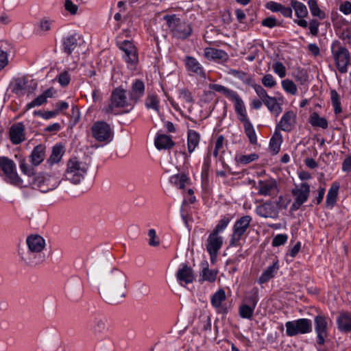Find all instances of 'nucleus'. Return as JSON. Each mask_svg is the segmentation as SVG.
Instances as JSON below:
<instances>
[{"mask_svg": "<svg viewBox=\"0 0 351 351\" xmlns=\"http://www.w3.org/2000/svg\"><path fill=\"white\" fill-rule=\"evenodd\" d=\"M134 106L127 90L121 86L112 90L110 103L105 105L101 111L107 115H120L130 112Z\"/></svg>", "mask_w": 351, "mask_h": 351, "instance_id": "obj_1", "label": "nucleus"}, {"mask_svg": "<svg viewBox=\"0 0 351 351\" xmlns=\"http://www.w3.org/2000/svg\"><path fill=\"white\" fill-rule=\"evenodd\" d=\"M111 292L106 296L109 304H116L119 302L117 298H123L125 296L126 276L118 269H113L110 276Z\"/></svg>", "mask_w": 351, "mask_h": 351, "instance_id": "obj_2", "label": "nucleus"}, {"mask_svg": "<svg viewBox=\"0 0 351 351\" xmlns=\"http://www.w3.org/2000/svg\"><path fill=\"white\" fill-rule=\"evenodd\" d=\"M163 19L166 21L173 37L185 40L192 34L193 29L191 25L182 21L176 14L165 15Z\"/></svg>", "mask_w": 351, "mask_h": 351, "instance_id": "obj_3", "label": "nucleus"}, {"mask_svg": "<svg viewBox=\"0 0 351 351\" xmlns=\"http://www.w3.org/2000/svg\"><path fill=\"white\" fill-rule=\"evenodd\" d=\"M88 171L86 163L79 161L76 158H71L66 165L64 174V180L73 184H78L84 179Z\"/></svg>", "mask_w": 351, "mask_h": 351, "instance_id": "obj_4", "label": "nucleus"}, {"mask_svg": "<svg viewBox=\"0 0 351 351\" xmlns=\"http://www.w3.org/2000/svg\"><path fill=\"white\" fill-rule=\"evenodd\" d=\"M331 53L336 67L341 73H346L348 66L351 65V56L348 49L339 41L331 45Z\"/></svg>", "mask_w": 351, "mask_h": 351, "instance_id": "obj_5", "label": "nucleus"}, {"mask_svg": "<svg viewBox=\"0 0 351 351\" xmlns=\"http://www.w3.org/2000/svg\"><path fill=\"white\" fill-rule=\"evenodd\" d=\"M252 218L250 215H245L237 219L232 226V233L229 241L230 247L241 245V239L250 226Z\"/></svg>", "mask_w": 351, "mask_h": 351, "instance_id": "obj_6", "label": "nucleus"}, {"mask_svg": "<svg viewBox=\"0 0 351 351\" xmlns=\"http://www.w3.org/2000/svg\"><path fill=\"white\" fill-rule=\"evenodd\" d=\"M293 202L291 206V210L296 211L308 200L311 193V186L307 182L295 184L291 191Z\"/></svg>", "mask_w": 351, "mask_h": 351, "instance_id": "obj_7", "label": "nucleus"}, {"mask_svg": "<svg viewBox=\"0 0 351 351\" xmlns=\"http://www.w3.org/2000/svg\"><path fill=\"white\" fill-rule=\"evenodd\" d=\"M119 49L123 52L122 58L128 68L134 69L138 62V50L130 40H125L117 43Z\"/></svg>", "mask_w": 351, "mask_h": 351, "instance_id": "obj_8", "label": "nucleus"}, {"mask_svg": "<svg viewBox=\"0 0 351 351\" xmlns=\"http://www.w3.org/2000/svg\"><path fill=\"white\" fill-rule=\"evenodd\" d=\"M0 170L6 177V181L15 186H21L23 184L22 179L16 172V166L14 162L8 157H0Z\"/></svg>", "mask_w": 351, "mask_h": 351, "instance_id": "obj_9", "label": "nucleus"}, {"mask_svg": "<svg viewBox=\"0 0 351 351\" xmlns=\"http://www.w3.org/2000/svg\"><path fill=\"white\" fill-rule=\"evenodd\" d=\"M286 335L288 337H294L298 335H304L312 331V322L311 319L300 318L296 320L288 321L285 323Z\"/></svg>", "mask_w": 351, "mask_h": 351, "instance_id": "obj_10", "label": "nucleus"}, {"mask_svg": "<svg viewBox=\"0 0 351 351\" xmlns=\"http://www.w3.org/2000/svg\"><path fill=\"white\" fill-rule=\"evenodd\" d=\"M235 112L238 119L243 124L244 131L250 143L252 145H256L258 143L257 136L254 128L247 116L245 106L244 105L243 107L239 108Z\"/></svg>", "mask_w": 351, "mask_h": 351, "instance_id": "obj_11", "label": "nucleus"}, {"mask_svg": "<svg viewBox=\"0 0 351 351\" xmlns=\"http://www.w3.org/2000/svg\"><path fill=\"white\" fill-rule=\"evenodd\" d=\"M280 205L278 202L266 201L256 207V213L263 218L277 219L279 217Z\"/></svg>", "mask_w": 351, "mask_h": 351, "instance_id": "obj_12", "label": "nucleus"}, {"mask_svg": "<svg viewBox=\"0 0 351 351\" xmlns=\"http://www.w3.org/2000/svg\"><path fill=\"white\" fill-rule=\"evenodd\" d=\"M209 87L211 90L221 93L226 96L230 101L233 102L234 110H237L239 108L243 107L245 105L242 98L238 94L237 92L230 89L221 84H210Z\"/></svg>", "mask_w": 351, "mask_h": 351, "instance_id": "obj_13", "label": "nucleus"}, {"mask_svg": "<svg viewBox=\"0 0 351 351\" xmlns=\"http://www.w3.org/2000/svg\"><path fill=\"white\" fill-rule=\"evenodd\" d=\"M93 137L99 142H110L112 138V131L109 124L105 121H97L92 127Z\"/></svg>", "mask_w": 351, "mask_h": 351, "instance_id": "obj_14", "label": "nucleus"}, {"mask_svg": "<svg viewBox=\"0 0 351 351\" xmlns=\"http://www.w3.org/2000/svg\"><path fill=\"white\" fill-rule=\"evenodd\" d=\"M315 331L317 335V343L323 345L328 336L327 318L323 315H317L314 318Z\"/></svg>", "mask_w": 351, "mask_h": 351, "instance_id": "obj_15", "label": "nucleus"}, {"mask_svg": "<svg viewBox=\"0 0 351 351\" xmlns=\"http://www.w3.org/2000/svg\"><path fill=\"white\" fill-rule=\"evenodd\" d=\"M81 38V36L75 32L64 36L62 39L63 52L71 55L80 45Z\"/></svg>", "mask_w": 351, "mask_h": 351, "instance_id": "obj_16", "label": "nucleus"}, {"mask_svg": "<svg viewBox=\"0 0 351 351\" xmlns=\"http://www.w3.org/2000/svg\"><path fill=\"white\" fill-rule=\"evenodd\" d=\"M254 187L258 191V194L263 196H271L277 190V183L274 179L259 180Z\"/></svg>", "mask_w": 351, "mask_h": 351, "instance_id": "obj_17", "label": "nucleus"}, {"mask_svg": "<svg viewBox=\"0 0 351 351\" xmlns=\"http://www.w3.org/2000/svg\"><path fill=\"white\" fill-rule=\"evenodd\" d=\"M295 119L296 115L292 110L287 111L282 116L275 129L289 132L295 126Z\"/></svg>", "mask_w": 351, "mask_h": 351, "instance_id": "obj_18", "label": "nucleus"}, {"mask_svg": "<svg viewBox=\"0 0 351 351\" xmlns=\"http://www.w3.org/2000/svg\"><path fill=\"white\" fill-rule=\"evenodd\" d=\"M10 139L12 144L18 145L25 138V126L22 122L13 124L10 128Z\"/></svg>", "mask_w": 351, "mask_h": 351, "instance_id": "obj_19", "label": "nucleus"}, {"mask_svg": "<svg viewBox=\"0 0 351 351\" xmlns=\"http://www.w3.org/2000/svg\"><path fill=\"white\" fill-rule=\"evenodd\" d=\"M145 93V84L141 80L136 79L131 85L130 91L128 95L135 106L138 101L143 97Z\"/></svg>", "mask_w": 351, "mask_h": 351, "instance_id": "obj_20", "label": "nucleus"}, {"mask_svg": "<svg viewBox=\"0 0 351 351\" xmlns=\"http://www.w3.org/2000/svg\"><path fill=\"white\" fill-rule=\"evenodd\" d=\"M19 254L21 260L27 265L34 266L43 263L45 261V255L38 254L28 250L27 252L19 250Z\"/></svg>", "mask_w": 351, "mask_h": 351, "instance_id": "obj_21", "label": "nucleus"}, {"mask_svg": "<svg viewBox=\"0 0 351 351\" xmlns=\"http://www.w3.org/2000/svg\"><path fill=\"white\" fill-rule=\"evenodd\" d=\"M223 245V237L219 234L212 232L208 237L206 244L208 254L218 253Z\"/></svg>", "mask_w": 351, "mask_h": 351, "instance_id": "obj_22", "label": "nucleus"}, {"mask_svg": "<svg viewBox=\"0 0 351 351\" xmlns=\"http://www.w3.org/2000/svg\"><path fill=\"white\" fill-rule=\"evenodd\" d=\"M178 280L185 284H190L194 280L193 269L186 263L180 264L176 273Z\"/></svg>", "mask_w": 351, "mask_h": 351, "instance_id": "obj_23", "label": "nucleus"}, {"mask_svg": "<svg viewBox=\"0 0 351 351\" xmlns=\"http://www.w3.org/2000/svg\"><path fill=\"white\" fill-rule=\"evenodd\" d=\"M28 249L33 252L42 254L41 252L45 246V239L40 235H30L27 238Z\"/></svg>", "mask_w": 351, "mask_h": 351, "instance_id": "obj_24", "label": "nucleus"}, {"mask_svg": "<svg viewBox=\"0 0 351 351\" xmlns=\"http://www.w3.org/2000/svg\"><path fill=\"white\" fill-rule=\"evenodd\" d=\"M184 64L188 71L197 74L199 76L205 75L203 66L195 58L189 56H186L184 59Z\"/></svg>", "mask_w": 351, "mask_h": 351, "instance_id": "obj_25", "label": "nucleus"}, {"mask_svg": "<svg viewBox=\"0 0 351 351\" xmlns=\"http://www.w3.org/2000/svg\"><path fill=\"white\" fill-rule=\"evenodd\" d=\"M226 292L223 289H219L210 298L211 305L219 312H227L226 308L222 306V303L226 300Z\"/></svg>", "mask_w": 351, "mask_h": 351, "instance_id": "obj_26", "label": "nucleus"}, {"mask_svg": "<svg viewBox=\"0 0 351 351\" xmlns=\"http://www.w3.org/2000/svg\"><path fill=\"white\" fill-rule=\"evenodd\" d=\"M46 147L43 144L36 145L29 155V161L34 166L39 165L45 158Z\"/></svg>", "mask_w": 351, "mask_h": 351, "instance_id": "obj_27", "label": "nucleus"}, {"mask_svg": "<svg viewBox=\"0 0 351 351\" xmlns=\"http://www.w3.org/2000/svg\"><path fill=\"white\" fill-rule=\"evenodd\" d=\"M280 269L279 261L276 259L272 265L268 266L261 274L258 279L259 284H264L274 277L275 274Z\"/></svg>", "mask_w": 351, "mask_h": 351, "instance_id": "obj_28", "label": "nucleus"}, {"mask_svg": "<svg viewBox=\"0 0 351 351\" xmlns=\"http://www.w3.org/2000/svg\"><path fill=\"white\" fill-rule=\"evenodd\" d=\"M217 271L214 269H209L208 263L204 261L201 264V271L199 272V282L207 281L209 282H214L216 280Z\"/></svg>", "mask_w": 351, "mask_h": 351, "instance_id": "obj_29", "label": "nucleus"}, {"mask_svg": "<svg viewBox=\"0 0 351 351\" xmlns=\"http://www.w3.org/2000/svg\"><path fill=\"white\" fill-rule=\"evenodd\" d=\"M54 93V90L52 88L45 90L42 94L39 95L31 102L28 103L25 106L26 110H29L32 108L40 106L47 103V99L52 97Z\"/></svg>", "mask_w": 351, "mask_h": 351, "instance_id": "obj_30", "label": "nucleus"}, {"mask_svg": "<svg viewBox=\"0 0 351 351\" xmlns=\"http://www.w3.org/2000/svg\"><path fill=\"white\" fill-rule=\"evenodd\" d=\"M204 57L210 60L222 61H227L229 58L228 53L225 51L213 47H206L204 49Z\"/></svg>", "mask_w": 351, "mask_h": 351, "instance_id": "obj_31", "label": "nucleus"}, {"mask_svg": "<svg viewBox=\"0 0 351 351\" xmlns=\"http://www.w3.org/2000/svg\"><path fill=\"white\" fill-rule=\"evenodd\" d=\"M45 176V186L43 189V193H47L56 189L61 182L60 173H54L53 175L43 174Z\"/></svg>", "mask_w": 351, "mask_h": 351, "instance_id": "obj_32", "label": "nucleus"}, {"mask_svg": "<svg viewBox=\"0 0 351 351\" xmlns=\"http://www.w3.org/2000/svg\"><path fill=\"white\" fill-rule=\"evenodd\" d=\"M156 147L160 149H169L175 145V143L170 136L165 134H157L154 141Z\"/></svg>", "mask_w": 351, "mask_h": 351, "instance_id": "obj_33", "label": "nucleus"}, {"mask_svg": "<svg viewBox=\"0 0 351 351\" xmlns=\"http://www.w3.org/2000/svg\"><path fill=\"white\" fill-rule=\"evenodd\" d=\"M201 136L199 132L194 130L187 131V150L189 156L199 146Z\"/></svg>", "mask_w": 351, "mask_h": 351, "instance_id": "obj_34", "label": "nucleus"}, {"mask_svg": "<svg viewBox=\"0 0 351 351\" xmlns=\"http://www.w3.org/2000/svg\"><path fill=\"white\" fill-rule=\"evenodd\" d=\"M337 328L342 332H351V313H342L337 318Z\"/></svg>", "mask_w": 351, "mask_h": 351, "instance_id": "obj_35", "label": "nucleus"}, {"mask_svg": "<svg viewBox=\"0 0 351 351\" xmlns=\"http://www.w3.org/2000/svg\"><path fill=\"white\" fill-rule=\"evenodd\" d=\"M339 188V183L335 182L332 184L330 188L328 189L326 199V206L327 208H332L334 207L337 202Z\"/></svg>", "mask_w": 351, "mask_h": 351, "instance_id": "obj_36", "label": "nucleus"}, {"mask_svg": "<svg viewBox=\"0 0 351 351\" xmlns=\"http://www.w3.org/2000/svg\"><path fill=\"white\" fill-rule=\"evenodd\" d=\"M259 301L258 289L256 287H252L250 290L245 292L243 302L244 304H250L256 307Z\"/></svg>", "mask_w": 351, "mask_h": 351, "instance_id": "obj_37", "label": "nucleus"}, {"mask_svg": "<svg viewBox=\"0 0 351 351\" xmlns=\"http://www.w3.org/2000/svg\"><path fill=\"white\" fill-rule=\"evenodd\" d=\"M170 182L180 189H184L187 184L190 182V178L184 173L173 175L169 178Z\"/></svg>", "mask_w": 351, "mask_h": 351, "instance_id": "obj_38", "label": "nucleus"}, {"mask_svg": "<svg viewBox=\"0 0 351 351\" xmlns=\"http://www.w3.org/2000/svg\"><path fill=\"white\" fill-rule=\"evenodd\" d=\"M282 141V135L280 132L275 129L274 133L269 141V147L274 154L279 152Z\"/></svg>", "mask_w": 351, "mask_h": 351, "instance_id": "obj_39", "label": "nucleus"}, {"mask_svg": "<svg viewBox=\"0 0 351 351\" xmlns=\"http://www.w3.org/2000/svg\"><path fill=\"white\" fill-rule=\"evenodd\" d=\"M308 122L313 127H318L324 130L327 129L328 127L327 119L320 117L319 114L315 112L310 115Z\"/></svg>", "mask_w": 351, "mask_h": 351, "instance_id": "obj_40", "label": "nucleus"}, {"mask_svg": "<svg viewBox=\"0 0 351 351\" xmlns=\"http://www.w3.org/2000/svg\"><path fill=\"white\" fill-rule=\"evenodd\" d=\"M290 4L298 19L305 18L307 16L308 13V10L303 3L296 0H291Z\"/></svg>", "mask_w": 351, "mask_h": 351, "instance_id": "obj_41", "label": "nucleus"}, {"mask_svg": "<svg viewBox=\"0 0 351 351\" xmlns=\"http://www.w3.org/2000/svg\"><path fill=\"white\" fill-rule=\"evenodd\" d=\"M160 100L156 93H149L145 99V105L147 109H152L160 114Z\"/></svg>", "mask_w": 351, "mask_h": 351, "instance_id": "obj_42", "label": "nucleus"}, {"mask_svg": "<svg viewBox=\"0 0 351 351\" xmlns=\"http://www.w3.org/2000/svg\"><path fill=\"white\" fill-rule=\"evenodd\" d=\"M229 73L233 77L240 80L243 84L246 85L250 86L254 82L252 76L243 71L230 69Z\"/></svg>", "mask_w": 351, "mask_h": 351, "instance_id": "obj_43", "label": "nucleus"}, {"mask_svg": "<svg viewBox=\"0 0 351 351\" xmlns=\"http://www.w3.org/2000/svg\"><path fill=\"white\" fill-rule=\"evenodd\" d=\"M27 89V81L23 77L18 78L15 80L13 86V93L17 95H24Z\"/></svg>", "mask_w": 351, "mask_h": 351, "instance_id": "obj_44", "label": "nucleus"}, {"mask_svg": "<svg viewBox=\"0 0 351 351\" xmlns=\"http://www.w3.org/2000/svg\"><path fill=\"white\" fill-rule=\"evenodd\" d=\"M64 153L63 147L61 145H56L52 148V152L47 160L50 165L58 163L61 160Z\"/></svg>", "mask_w": 351, "mask_h": 351, "instance_id": "obj_45", "label": "nucleus"}, {"mask_svg": "<svg viewBox=\"0 0 351 351\" xmlns=\"http://www.w3.org/2000/svg\"><path fill=\"white\" fill-rule=\"evenodd\" d=\"M232 219V215L230 214L221 216L220 220L218 221V223L217 224L213 232L217 234L223 232Z\"/></svg>", "mask_w": 351, "mask_h": 351, "instance_id": "obj_46", "label": "nucleus"}, {"mask_svg": "<svg viewBox=\"0 0 351 351\" xmlns=\"http://www.w3.org/2000/svg\"><path fill=\"white\" fill-rule=\"evenodd\" d=\"M256 307L246 304H241L239 308V316L243 319H251Z\"/></svg>", "mask_w": 351, "mask_h": 351, "instance_id": "obj_47", "label": "nucleus"}, {"mask_svg": "<svg viewBox=\"0 0 351 351\" xmlns=\"http://www.w3.org/2000/svg\"><path fill=\"white\" fill-rule=\"evenodd\" d=\"M307 3L313 16H317L321 20L326 18V14L319 8L317 0H308Z\"/></svg>", "mask_w": 351, "mask_h": 351, "instance_id": "obj_48", "label": "nucleus"}, {"mask_svg": "<svg viewBox=\"0 0 351 351\" xmlns=\"http://www.w3.org/2000/svg\"><path fill=\"white\" fill-rule=\"evenodd\" d=\"M263 103L271 112L276 114V115H278L280 113L281 108L275 97L269 96V98L264 100Z\"/></svg>", "mask_w": 351, "mask_h": 351, "instance_id": "obj_49", "label": "nucleus"}, {"mask_svg": "<svg viewBox=\"0 0 351 351\" xmlns=\"http://www.w3.org/2000/svg\"><path fill=\"white\" fill-rule=\"evenodd\" d=\"M45 176L43 174L34 175L29 180V182L33 189H37L43 192V189L45 187Z\"/></svg>", "mask_w": 351, "mask_h": 351, "instance_id": "obj_50", "label": "nucleus"}, {"mask_svg": "<svg viewBox=\"0 0 351 351\" xmlns=\"http://www.w3.org/2000/svg\"><path fill=\"white\" fill-rule=\"evenodd\" d=\"M330 99L335 113L336 114H340L342 112L340 96L335 90H330Z\"/></svg>", "mask_w": 351, "mask_h": 351, "instance_id": "obj_51", "label": "nucleus"}, {"mask_svg": "<svg viewBox=\"0 0 351 351\" xmlns=\"http://www.w3.org/2000/svg\"><path fill=\"white\" fill-rule=\"evenodd\" d=\"M106 322V321L105 319H95V326L93 328V332L97 337H101V335L102 334H104L107 331Z\"/></svg>", "mask_w": 351, "mask_h": 351, "instance_id": "obj_52", "label": "nucleus"}, {"mask_svg": "<svg viewBox=\"0 0 351 351\" xmlns=\"http://www.w3.org/2000/svg\"><path fill=\"white\" fill-rule=\"evenodd\" d=\"M258 159V155L253 153L248 155H239L237 156L235 160L237 162L241 165H247L253 161Z\"/></svg>", "mask_w": 351, "mask_h": 351, "instance_id": "obj_53", "label": "nucleus"}, {"mask_svg": "<svg viewBox=\"0 0 351 351\" xmlns=\"http://www.w3.org/2000/svg\"><path fill=\"white\" fill-rule=\"evenodd\" d=\"M282 87L285 92L291 95H295L297 94L298 88L295 84L289 79H286L281 82Z\"/></svg>", "mask_w": 351, "mask_h": 351, "instance_id": "obj_54", "label": "nucleus"}, {"mask_svg": "<svg viewBox=\"0 0 351 351\" xmlns=\"http://www.w3.org/2000/svg\"><path fill=\"white\" fill-rule=\"evenodd\" d=\"M53 21L48 18H43L38 23L36 30L37 32H48L51 29Z\"/></svg>", "mask_w": 351, "mask_h": 351, "instance_id": "obj_55", "label": "nucleus"}, {"mask_svg": "<svg viewBox=\"0 0 351 351\" xmlns=\"http://www.w3.org/2000/svg\"><path fill=\"white\" fill-rule=\"evenodd\" d=\"M62 87L66 86L71 81V76L67 71L60 72L56 77Z\"/></svg>", "mask_w": 351, "mask_h": 351, "instance_id": "obj_56", "label": "nucleus"}, {"mask_svg": "<svg viewBox=\"0 0 351 351\" xmlns=\"http://www.w3.org/2000/svg\"><path fill=\"white\" fill-rule=\"evenodd\" d=\"M250 86L253 88L258 97L263 101H264V100H265L267 98H269V95L260 84H256L254 81L252 84L250 85Z\"/></svg>", "mask_w": 351, "mask_h": 351, "instance_id": "obj_57", "label": "nucleus"}, {"mask_svg": "<svg viewBox=\"0 0 351 351\" xmlns=\"http://www.w3.org/2000/svg\"><path fill=\"white\" fill-rule=\"evenodd\" d=\"M263 85L268 88H272L277 84L276 80L271 74H266L261 79Z\"/></svg>", "mask_w": 351, "mask_h": 351, "instance_id": "obj_58", "label": "nucleus"}, {"mask_svg": "<svg viewBox=\"0 0 351 351\" xmlns=\"http://www.w3.org/2000/svg\"><path fill=\"white\" fill-rule=\"evenodd\" d=\"M224 137L222 135H220L217 137L215 143V149L213 153L214 157L217 158L219 152H223V151H222V149L224 145Z\"/></svg>", "mask_w": 351, "mask_h": 351, "instance_id": "obj_59", "label": "nucleus"}, {"mask_svg": "<svg viewBox=\"0 0 351 351\" xmlns=\"http://www.w3.org/2000/svg\"><path fill=\"white\" fill-rule=\"evenodd\" d=\"M274 72L280 78L286 76V67L280 62H276L273 64Z\"/></svg>", "mask_w": 351, "mask_h": 351, "instance_id": "obj_60", "label": "nucleus"}, {"mask_svg": "<svg viewBox=\"0 0 351 351\" xmlns=\"http://www.w3.org/2000/svg\"><path fill=\"white\" fill-rule=\"evenodd\" d=\"M288 239V236L286 234H278L276 235L273 240L271 245L273 247H278L284 245Z\"/></svg>", "mask_w": 351, "mask_h": 351, "instance_id": "obj_61", "label": "nucleus"}, {"mask_svg": "<svg viewBox=\"0 0 351 351\" xmlns=\"http://www.w3.org/2000/svg\"><path fill=\"white\" fill-rule=\"evenodd\" d=\"M149 236V245L151 246H158L160 243L159 239L156 235V230L154 229H150L148 231Z\"/></svg>", "mask_w": 351, "mask_h": 351, "instance_id": "obj_62", "label": "nucleus"}, {"mask_svg": "<svg viewBox=\"0 0 351 351\" xmlns=\"http://www.w3.org/2000/svg\"><path fill=\"white\" fill-rule=\"evenodd\" d=\"M19 167L21 172L23 174L28 176L30 179L35 175L34 173V169L29 166V165L25 162H21Z\"/></svg>", "mask_w": 351, "mask_h": 351, "instance_id": "obj_63", "label": "nucleus"}, {"mask_svg": "<svg viewBox=\"0 0 351 351\" xmlns=\"http://www.w3.org/2000/svg\"><path fill=\"white\" fill-rule=\"evenodd\" d=\"M179 97L187 103H191L193 101L191 92L186 88H182L179 90Z\"/></svg>", "mask_w": 351, "mask_h": 351, "instance_id": "obj_64", "label": "nucleus"}]
</instances>
